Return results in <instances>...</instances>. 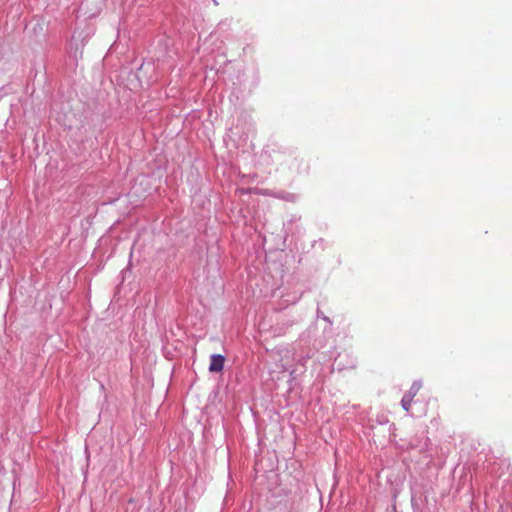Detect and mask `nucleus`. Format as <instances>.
I'll return each mask as SVG.
<instances>
[{
  "label": "nucleus",
  "instance_id": "f03ea898",
  "mask_svg": "<svg viewBox=\"0 0 512 512\" xmlns=\"http://www.w3.org/2000/svg\"><path fill=\"white\" fill-rule=\"evenodd\" d=\"M225 363V357L220 354H213L210 357V365H209V371L210 372H221L224 368Z\"/></svg>",
  "mask_w": 512,
  "mask_h": 512
},
{
  "label": "nucleus",
  "instance_id": "f257e3e1",
  "mask_svg": "<svg viewBox=\"0 0 512 512\" xmlns=\"http://www.w3.org/2000/svg\"><path fill=\"white\" fill-rule=\"evenodd\" d=\"M421 389V384L418 382H414L410 389L407 391V393L403 396L401 400V405L405 411H409L411 407V403L414 399V397L417 395V393Z\"/></svg>",
  "mask_w": 512,
  "mask_h": 512
},
{
  "label": "nucleus",
  "instance_id": "7ed1b4c3",
  "mask_svg": "<svg viewBox=\"0 0 512 512\" xmlns=\"http://www.w3.org/2000/svg\"><path fill=\"white\" fill-rule=\"evenodd\" d=\"M274 512H292V506L288 505L286 502L285 503L279 502L275 506Z\"/></svg>",
  "mask_w": 512,
  "mask_h": 512
}]
</instances>
